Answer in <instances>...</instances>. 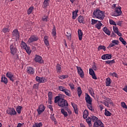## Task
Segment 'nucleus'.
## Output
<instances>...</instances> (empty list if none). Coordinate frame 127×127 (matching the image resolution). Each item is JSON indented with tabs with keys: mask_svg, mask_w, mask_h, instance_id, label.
<instances>
[{
	"mask_svg": "<svg viewBox=\"0 0 127 127\" xmlns=\"http://www.w3.org/2000/svg\"><path fill=\"white\" fill-rule=\"evenodd\" d=\"M55 103L56 104L58 103L59 107H61L62 108H64L66 111H68V107H69V104L67 100H65L64 98L60 96H56L55 98Z\"/></svg>",
	"mask_w": 127,
	"mask_h": 127,
	"instance_id": "1",
	"label": "nucleus"
},
{
	"mask_svg": "<svg viewBox=\"0 0 127 127\" xmlns=\"http://www.w3.org/2000/svg\"><path fill=\"white\" fill-rule=\"evenodd\" d=\"M93 16L100 19V20H104L105 18V12L100 9H95L93 12Z\"/></svg>",
	"mask_w": 127,
	"mask_h": 127,
	"instance_id": "2",
	"label": "nucleus"
},
{
	"mask_svg": "<svg viewBox=\"0 0 127 127\" xmlns=\"http://www.w3.org/2000/svg\"><path fill=\"white\" fill-rule=\"evenodd\" d=\"M59 90L63 93H64L66 96L67 97H71V91L68 89L66 88V87L63 86H59Z\"/></svg>",
	"mask_w": 127,
	"mask_h": 127,
	"instance_id": "3",
	"label": "nucleus"
},
{
	"mask_svg": "<svg viewBox=\"0 0 127 127\" xmlns=\"http://www.w3.org/2000/svg\"><path fill=\"white\" fill-rule=\"evenodd\" d=\"M117 4H114L113 7H115V13L113 14V16H120L122 15V10H121V7H116Z\"/></svg>",
	"mask_w": 127,
	"mask_h": 127,
	"instance_id": "4",
	"label": "nucleus"
},
{
	"mask_svg": "<svg viewBox=\"0 0 127 127\" xmlns=\"http://www.w3.org/2000/svg\"><path fill=\"white\" fill-rule=\"evenodd\" d=\"M21 47H22L23 49H25V50H26V52H27V54L29 55L31 53V50H30V48L29 46H27V44H26L25 42L23 41L21 42Z\"/></svg>",
	"mask_w": 127,
	"mask_h": 127,
	"instance_id": "5",
	"label": "nucleus"
},
{
	"mask_svg": "<svg viewBox=\"0 0 127 127\" xmlns=\"http://www.w3.org/2000/svg\"><path fill=\"white\" fill-rule=\"evenodd\" d=\"M17 45V44H15V42L10 46V53L12 54V55H14L16 52H17V48H16Z\"/></svg>",
	"mask_w": 127,
	"mask_h": 127,
	"instance_id": "6",
	"label": "nucleus"
},
{
	"mask_svg": "<svg viewBox=\"0 0 127 127\" xmlns=\"http://www.w3.org/2000/svg\"><path fill=\"white\" fill-rule=\"evenodd\" d=\"M45 111V106L43 104L39 105L38 109H37V112H38V115H40L43 112Z\"/></svg>",
	"mask_w": 127,
	"mask_h": 127,
	"instance_id": "7",
	"label": "nucleus"
},
{
	"mask_svg": "<svg viewBox=\"0 0 127 127\" xmlns=\"http://www.w3.org/2000/svg\"><path fill=\"white\" fill-rule=\"evenodd\" d=\"M6 113L8 115H10V116H14L16 115V111H15V109L13 108H9L6 110Z\"/></svg>",
	"mask_w": 127,
	"mask_h": 127,
	"instance_id": "8",
	"label": "nucleus"
},
{
	"mask_svg": "<svg viewBox=\"0 0 127 127\" xmlns=\"http://www.w3.org/2000/svg\"><path fill=\"white\" fill-rule=\"evenodd\" d=\"M36 81L38 83H45V82H47V78L44 77L36 76Z\"/></svg>",
	"mask_w": 127,
	"mask_h": 127,
	"instance_id": "9",
	"label": "nucleus"
},
{
	"mask_svg": "<svg viewBox=\"0 0 127 127\" xmlns=\"http://www.w3.org/2000/svg\"><path fill=\"white\" fill-rule=\"evenodd\" d=\"M35 62H36V63H39V64H42V63H43V61L42 60V57L37 55H35Z\"/></svg>",
	"mask_w": 127,
	"mask_h": 127,
	"instance_id": "10",
	"label": "nucleus"
},
{
	"mask_svg": "<svg viewBox=\"0 0 127 127\" xmlns=\"http://www.w3.org/2000/svg\"><path fill=\"white\" fill-rule=\"evenodd\" d=\"M37 40H38V37L35 35H32L29 38L28 42H29V43H32V42H34L35 41H37Z\"/></svg>",
	"mask_w": 127,
	"mask_h": 127,
	"instance_id": "11",
	"label": "nucleus"
},
{
	"mask_svg": "<svg viewBox=\"0 0 127 127\" xmlns=\"http://www.w3.org/2000/svg\"><path fill=\"white\" fill-rule=\"evenodd\" d=\"M104 127V124L100 120H98L97 122H94L93 127Z\"/></svg>",
	"mask_w": 127,
	"mask_h": 127,
	"instance_id": "12",
	"label": "nucleus"
},
{
	"mask_svg": "<svg viewBox=\"0 0 127 127\" xmlns=\"http://www.w3.org/2000/svg\"><path fill=\"white\" fill-rule=\"evenodd\" d=\"M27 73L29 75H33L35 73L34 68L30 66L27 67Z\"/></svg>",
	"mask_w": 127,
	"mask_h": 127,
	"instance_id": "13",
	"label": "nucleus"
},
{
	"mask_svg": "<svg viewBox=\"0 0 127 127\" xmlns=\"http://www.w3.org/2000/svg\"><path fill=\"white\" fill-rule=\"evenodd\" d=\"M77 69L78 74L81 77V78H84V72H83V70L80 66H76Z\"/></svg>",
	"mask_w": 127,
	"mask_h": 127,
	"instance_id": "14",
	"label": "nucleus"
},
{
	"mask_svg": "<svg viewBox=\"0 0 127 127\" xmlns=\"http://www.w3.org/2000/svg\"><path fill=\"white\" fill-rule=\"evenodd\" d=\"M89 75L92 76V79H94V80H97V76H96V74H95V71H94L93 68H89Z\"/></svg>",
	"mask_w": 127,
	"mask_h": 127,
	"instance_id": "15",
	"label": "nucleus"
},
{
	"mask_svg": "<svg viewBox=\"0 0 127 127\" xmlns=\"http://www.w3.org/2000/svg\"><path fill=\"white\" fill-rule=\"evenodd\" d=\"M85 101L87 104H91V103L93 102L92 100V98H91L90 95L87 93L85 94Z\"/></svg>",
	"mask_w": 127,
	"mask_h": 127,
	"instance_id": "16",
	"label": "nucleus"
},
{
	"mask_svg": "<svg viewBox=\"0 0 127 127\" xmlns=\"http://www.w3.org/2000/svg\"><path fill=\"white\" fill-rule=\"evenodd\" d=\"M112 58V55H110V54H105V55H103L102 57H101V59H102V60H109V59H111Z\"/></svg>",
	"mask_w": 127,
	"mask_h": 127,
	"instance_id": "17",
	"label": "nucleus"
},
{
	"mask_svg": "<svg viewBox=\"0 0 127 127\" xmlns=\"http://www.w3.org/2000/svg\"><path fill=\"white\" fill-rule=\"evenodd\" d=\"M113 30L115 32V33H116V34H117V35H118V36H122V33H121V32H120V31H119V28H118L117 26H113Z\"/></svg>",
	"mask_w": 127,
	"mask_h": 127,
	"instance_id": "18",
	"label": "nucleus"
},
{
	"mask_svg": "<svg viewBox=\"0 0 127 127\" xmlns=\"http://www.w3.org/2000/svg\"><path fill=\"white\" fill-rule=\"evenodd\" d=\"M48 103L51 105L52 104V98L53 95H52V92H49L48 94Z\"/></svg>",
	"mask_w": 127,
	"mask_h": 127,
	"instance_id": "19",
	"label": "nucleus"
},
{
	"mask_svg": "<svg viewBox=\"0 0 127 127\" xmlns=\"http://www.w3.org/2000/svg\"><path fill=\"white\" fill-rule=\"evenodd\" d=\"M49 37H48V36H45L44 37V42L45 44V45L47 46V47H48L49 46Z\"/></svg>",
	"mask_w": 127,
	"mask_h": 127,
	"instance_id": "20",
	"label": "nucleus"
},
{
	"mask_svg": "<svg viewBox=\"0 0 127 127\" xmlns=\"http://www.w3.org/2000/svg\"><path fill=\"white\" fill-rule=\"evenodd\" d=\"M12 35L13 36H14L16 38H19V33L18 32V30H13L12 32Z\"/></svg>",
	"mask_w": 127,
	"mask_h": 127,
	"instance_id": "21",
	"label": "nucleus"
},
{
	"mask_svg": "<svg viewBox=\"0 0 127 127\" xmlns=\"http://www.w3.org/2000/svg\"><path fill=\"white\" fill-rule=\"evenodd\" d=\"M71 106L74 109L75 114L76 115L78 114V107H77V105H76L74 103L71 102Z\"/></svg>",
	"mask_w": 127,
	"mask_h": 127,
	"instance_id": "22",
	"label": "nucleus"
},
{
	"mask_svg": "<svg viewBox=\"0 0 127 127\" xmlns=\"http://www.w3.org/2000/svg\"><path fill=\"white\" fill-rule=\"evenodd\" d=\"M79 10L77 9L72 11V19H76V17L78 16V12Z\"/></svg>",
	"mask_w": 127,
	"mask_h": 127,
	"instance_id": "23",
	"label": "nucleus"
},
{
	"mask_svg": "<svg viewBox=\"0 0 127 127\" xmlns=\"http://www.w3.org/2000/svg\"><path fill=\"white\" fill-rule=\"evenodd\" d=\"M57 73H61L62 72V68H61V65L60 64H57L56 65V69Z\"/></svg>",
	"mask_w": 127,
	"mask_h": 127,
	"instance_id": "24",
	"label": "nucleus"
},
{
	"mask_svg": "<svg viewBox=\"0 0 127 127\" xmlns=\"http://www.w3.org/2000/svg\"><path fill=\"white\" fill-rule=\"evenodd\" d=\"M102 30L103 31H104V32H105V33H106V34H107V35H111V31L108 30L107 27H104V28H103Z\"/></svg>",
	"mask_w": 127,
	"mask_h": 127,
	"instance_id": "25",
	"label": "nucleus"
},
{
	"mask_svg": "<svg viewBox=\"0 0 127 127\" xmlns=\"http://www.w3.org/2000/svg\"><path fill=\"white\" fill-rule=\"evenodd\" d=\"M77 32L79 40H82V38H83V32H82V30L78 29Z\"/></svg>",
	"mask_w": 127,
	"mask_h": 127,
	"instance_id": "26",
	"label": "nucleus"
},
{
	"mask_svg": "<svg viewBox=\"0 0 127 127\" xmlns=\"http://www.w3.org/2000/svg\"><path fill=\"white\" fill-rule=\"evenodd\" d=\"M1 82L4 84H7V78L5 77V75H2Z\"/></svg>",
	"mask_w": 127,
	"mask_h": 127,
	"instance_id": "27",
	"label": "nucleus"
},
{
	"mask_svg": "<svg viewBox=\"0 0 127 127\" xmlns=\"http://www.w3.org/2000/svg\"><path fill=\"white\" fill-rule=\"evenodd\" d=\"M103 25V24L102 22H101V21H98V23H96L95 25V27L99 30L101 29V26Z\"/></svg>",
	"mask_w": 127,
	"mask_h": 127,
	"instance_id": "28",
	"label": "nucleus"
},
{
	"mask_svg": "<svg viewBox=\"0 0 127 127\" xmlns=\"http://www.w3.org/2000/svg\"><path fill=\"white\" fill-rule=\"evenodd\" d=\"M78 21L79 23H84V21H85V19L83 16H79L78 18Z\"/></svg>",
	"mask_w": 127,
	"mask_h": 127,
	"instance_id": "29",
	"label": "nucleus"
},
{
	"mask_svg": "<svg viewBox=\"0 0 127 127\" xmlns=\"http://www.w3.org/2000/svg\"><path fill=\"white\" fill-rule=\"evenodd\" d=\"M89 116V112L87 110H85L83 112V119H87Z\"/></svg>",
	"mask_w": 127,
	"mask_h": 127,
	"instance_id": "30",
	"label": "nucleus"
},
{
	"mask_svg": "<svg viewBox=\"0 0 127 127\" xmlns=\"http://www.w3.org/2000/svg\"><path fill=\"white\" fill-rule=\"evenodd\" d=\"M111 78L108 77L107 78H106V86H107V87H110V86L111 85Z\"/></svg>",
	"mask_w": 127,
	"mask_h": 127,
	"instance_id": "31",
	"label": "nucleus"
},
{
	"mask_svg": "<svg viewBox=\"0 0 127 127\" xmlns=\"http://www.w3.org/2000/svg\"><path fill=\"white\" fill-rule=\"evenodd\" d=\"M86 123H87L89 127H92V123L91 122H92V119H91V118L90 117H88L87 119L86 120Z\"/></svg>",
	"mask_w": 127,
	"mask_h": 127,
	"instance_id": "32",
	"label": "nucleus"
},
{
	"mask_svg": "<svg viewBox=\"0 0 127 127\" xmlns=\"http://www.w3.org/2000/svg\"><path fill=\"white\" fill-rule=\"evenodd\" d=\"M77 95L79 98H80V97H81V95H82V90L81 89V87L80 86L77 87Z\"/></svg>",
	"mask_w": 127,
	"mask_h": 127,
	"instance_id": "33",
	"label": "nucleus"
},
{
	"mask_svg": "<svg viewBox=\"0 0 127 127\" xmlns=\"http://www.w3.org/2000/svg\"><path fill=\"white\" fill-rule=\"evenodd\" d=\"M42 127V123L40 122L38 123H35L33 125L32 127Z\"/></svg>",
	"mask_w": 127,
	"mask_h": 127,
	"instance_id": "34",
	"label": "nucleus"
},
{
	"mask_svg": "<svg viewBox=\"0 0 127 127\" xmlns=\"http://www.w3.org/2000/svg\"><path fill=\"white\" fill-rule=\"evenodd\" d=\"M97 49L98 51H100V50H103L104 51H106V47L105 46L100 45L98 46Z\"/></svg>",
	"mask_w": 127,
	"mask_h": 127,
	"instance_id": "35",
	"label": "nucleus"
},
{
	"mask_svg": "<svg viewBox=\"0 0 127 127\" xmlns=\"http://www.w3.org/2000/svg\"><path fill=\"white\" fill-rule=\"evenodd\" d=\"M21 110H22V107L20 106H18L16 108V111L18 114H21Z\"/></svg>",
	"mask_w": 127,
	"mask_h": 127,
	"instance_id": "36",
	"label": "nucleus"
},
{
	"mask_svg": "<svg viewBox=\"0 0 127 127\" xmlns=\"http://www.w3.org/2000/svg\"><path fill=\"white\" fill-rule=\"evenodd\" d=\"M61 113L63 115H64V118H66V117H68V113L67 112H65L64 109H61Z\"/></svg>",
	"mask_w": 127,
	"mask_h": 127,
	"instance_id": "37",
	"label": "nucleus"
},
{
	"mask_svg": "<svg viewBox=\"0 0 127 127\" xmlns=\"http://www.w3.org/2000/svg\"><path fill=\"white\" fill-rule=\"evenodd\" d=\"M48 16L47 15H44L42 17V20L44 22H47L48 21Z\"/></svg>",
	"mask_w": 127,
	"mask_h": 127,
	"instance_id": "38",
	"label": "nucleus"
},
{
	"mask_svg": "<svg viewBox=\"0 0 127 127\" xmlns=\"http://www.w3.org/2000/svg\"><path fill=\"white\" fill-rule=\"evenodd\" d=\"M51 121H53V122H54L55 125L57 124V120H56V119L55 118V117H54V114L51 116Z\"/></svg>",
	"mask_w": 127,
	"mask_h": 127,
	"instance_id": "39",
	"label": "nucleus"
},
{
	"mask_svg": "<svg viewBox=\"0 0 127 127\" xmlns=\"http://www.w3.org/2000/svg\"><path fill=\"white\" fill-rule=\"evenodd\" d=\"M69 76L68 75H60L59 76V79H61V80H64V79H67Z\"/></svg>",
	"mask_w": 127,
	"mask_h": 127,
	"instance_id": "40",
	"label": "nucleus"
},
{
	"mask_svg": "<svg viewBox=\"0 0 127 127\" xmlns=\"http://www.w3.org/2000/svg\"><path fill=\"white\" fill-rule=\"evenodd\" d=\"M105 115L107 117H111L112 116V113H111L110 111L107 110V109H105Z\"/></svg>",
	"mask_w": 127,
	"mask_h": 127,
	"instance_id": "41",
	"label": "nucleus"
},
{
	"mask_svg": "<svg viewBox=\"0 0 127 127\" xmlns=\"http://www.w3.org/2000/svg\"><path fill=\"white\" fill-rule=\"evenodd\" d=\"M10 31V30H9V29H8V28H4L2 30V32L5 34L7 33V32H9Z\"/></svg>",
	"mask_w": 127,
	"mask_h": 127,
	"instance_id": "42",
	"label": "nucleus"
},
{
	"mask_svg": "<svg viewBox=\"0 0 127 127\" xmlns=\"http://www.w3.org/2000/svg\"><path fill=\"white\" fill-rule=\"evenodd\" d=\"M13 75V73H12L10 71H8L6 73V76L7 77V78H8V79L9 78L11 77V76H12Z\"/></svg>",
	"mask_w": 127,
	"mask_h": 127,
	"instance_id": "43",
	"label": "nucleus"
},
{
	"mask_svg": "<svg viewBox=\"0 0 127 127\" xmlns=\"http://www.w3.org/2000/svg\"><path fill=\"white\" fill-rule=\"evenodd\" d=\"M10 81H11L12 82H14L15 80H16V78L15 77V75L13 74L11 75L10 77L9 78Z\"/></svg>",
	"mask_w": 127,
	"mask_h": 127,
	"instance_id": "44",
	"label": "nucleus"
},
{
	"mask_svg": "<svg viewBox=\"0 0 127 127\" xmlns=\"http://www.w3.org/2000/svg\"><path fill=\"white\" fill-rule=\"evenodd\" d=\"M52 35L53 36L56 35V27H55V26H54L52 30Z\"/></svg>",
	"mask_w": 127,
	"mask_h": 127,
	"instance_id": "45",
	"label": "nucleus"
},
{
	"mask_svg": "<svg viewBox=\"0 0 127 127\" xmlns=\"http://www.w3.org/2000/svg\"><path fill=\"white\" fill-rule=\"evenodd\" d=\"M119 40L124 44V45H127V42L124 40V38H123L122 37L119 38Z\"/></svg>",
	"mask_w": 127,
	"mask_h": 127,
	"instance_id": "46",
	"label": "nucleus"
},
{
	"mask_svg": "<svg viewBox=\"0 0 127 127\" xmlns=\"http://www.w3.org/2000/svg\"><path fill=\"white\" fill-rule=\"evenodd\" d=\"M91 121L94 123H96V122L98 121V117L96 116H92Z\"/></svg>",
	"mask_w": 127,
	"mask_h": 127,
	"instance_id": "47",
	"label": "nucleus"
},
{
	"mask_svg": "<svg viewBox=\"0 0 127 127\" xmlns=\"http://www.w3.org/2000/svg\"><path fill=\"white\" fill-rule=\"evenodd\" d=\"M68 86H69L71 90H74V89H75V85H74V84L72 82L69 83Z\"/></svg>",
	"mask_w": 127,
	"mask_h": 127,
	"instance_id": "48",
	"label": "nucleus"
},
{
	"mask_svg": "<svg viewBox=\"0 0 127 127\" xmlns=\"http://www.w3.org/2000/svg\"><path fill=\"white\" fill-rule=\"evenodd\" d=\"M99 22V21L98 20H95L94 19H91V24L92 25H94V24H96V23H98Z\"/></svg>",
	"mask_w": 127,
	"mask_h": 127,
	"instance_id": "49",
	"label": "nucleus"
},
{
	"mask_svg": "<svg viewBox=\"0 0 127 127\" xmlns=\"http://www.w3.org/2000/svg\"><path fill=\"white\" fill-rule=\"evenodd\" d=\"M112 43L114 45V46H115V45H119V41L117 40H113L112 41Z\"/></svg>",
	"mask_w": 127,
	"mask_h": 127,
	"instance_id": "50",
	"label": "nucleus"
},
{
	"mask_svg": "<svg viewBox=\"0 0 127 127\" xmlns=\"http://www.w3.org/2000/svg\"><path fill=\"white\" fill-rule=\"evenodd\" d=\"M106 64H114L115 63V60H113L112 61H105Z\"/></svg>",
	"mask_w": 127,
	"mask_h": 127,
	"instance_id": "51",
	"label": "nucleus"
},
{
	"mask_svg": "<svg viewBox=\"0 0 127 127\" xmlns=\"http://www.w3.org/2000/svg\"><path fill=\"white\" fill-rule=\"evenodd\" d=\"M87 107L90 111H94V109H93V107L92 106V103H91L90 104H88Z\"/></svg>",
	"mask_w": 127,
	"mask_h": 127,
	"instance_id": "52",
	"label": "nucleus"
},
{
	"mask_svg": "<svg viewBox=\"0 0 127 127\" xmlns=\"http://www.w3.org/2000/svg\"><path fill=\"white\" fill-rule=\"evenodd\" d=\"M108 104H110V105H113V101L110 98H107L105 100Z\"/></svg>",
	"mask_w": 127,
	"mask_h": 127,
	"instance_id": "53",
	"label": "nucleus"
},
{
	"mask_svg": "<svg viewBox=\"0 0 127 127\" xmlns=\"http://www.w3.org/2000/svg\"><path fill=\"white\" fill-rule=\"evenodd\" d=\"M48 5H49V2L44 1L43 3L44 7L45 8H46V7L48 6Z\"/></svg>",
	"mask_w": 127,
	"mask_h": 127,
	"instance_id": "54",
	"label": "nucleus"
},
{
	"mask_svg": "<svg viewBox=\"0 0 127 127\" xmlns=\"http://www.w3.org/2000/svg\"><path fill=\"white\" fill-rule=\"evenodd\" d=\"M32 10H33V7H30L27 11L28 14H30L31 12H32Z\"/></svg>",
	"mask_w": 127,
	"mask_h": 127,
	"instance_id": "55",
	"label": "nucleus"
},
{
	"mask_svg": "<svg viewBox=\"0 0 127 127\" xmlns=\"http://www.w3.org/2000/svg\"><path fill=\"white\" fill-rule=\"evenodd\" d=\"M109 22L112 25L117 26V24L116 23V22H115L113 19H110Z\"/></svg>",
	"mask_w": 127,
	"mask_h": 127,
	"instance_id": "56",
	"label": "nucleus"
},
{
	"mask_svg": "<svg viewBox=\"0 0 127 127\" xmlns=\"http://www.w3.org/2000/svg\"><path fill=\"white\" fill-rule=\"evenodd\" d=\"M66 37L68 39V40H71V33L66 32Z\"/></svg>",
	"mask_w": 127,
	"mask_h": 127,
	"instance_id": "57",
	"label": "nucleus"
},
{
	"mask_svg": "<svg viewBox=\"0 0 127 127\" xmlns=\"http://www.w3.org/2000/svg\"><path fill=\"white\" fill-rule=\"evenodd\" d=\"M121 106L123 109H127V105L126 104V103L125 102H122L121 103Z\"/></svg>",
	"mask_w": 127,
	"mask_h": 127,
	"instance_id": "58",
	"label": "nucleus"
},
{
	"mask_svg": "<svg viewBox=\"0 0 127 127\" xmlns=\"http://www.w3.org/2000/svg\"><path fill=\"white\" fill-rule=\"evenodd\" d=\"M89 92L92 97L95 96V93H94V90H93V89H90Z\"/></svg>",
	"mask_w": 127,
	"mask_h": 127,
	"instance_id": "59",
	"label": "nucleus"
},
{
	"mask_svg": "<svg viewBox=\"0 0 127 127\" xmlns=\"http://www.w3.org/2000/svg\"><path fill=\"white\" fill-rule=\"evenodd\" d=\"M104 105H105L106 107H107V108H110V105H109V103H107L106 101H103V103Z\"/></svg>",
	"mask_w": 127,
	"mask_h": 127,
	"instance_id": "60",
	"label": "nucleus"
},
{
	"mask_svg": "<svg viewBox=\"0 0 127 127\" xmlns=\"http://www.w3.org/2000/svg\"><path fill=\"white\" fill-rule=\"evenodd\" d=\"M38 84H35L33 85V89H35V90H38Z\"/></svg>",
	"mask_w": 127,
	"mask_h": 127,
	"instance_id": "61",
	"label": "nucleus"
},
{
	"mask_svg": "<svg viewBox=\"0 0 127 127\" xmlns=\"http://www.w3.org/2000/svg\"><path fill=\"white\" fill-rule=\"evenodd\" d=\"M114 46H115V45L113 44V43L112 42L109 44V46L107 47V49H109V48H112V47H114Z\"/></svg>",
	"mask_w": 127,
	"mask_h": 127,
	"instance_id": "62",
	"label": "nucleus"
},
{
	"mask_svg": "<svg viewBox=\"0 0 127 127\" xmlns=\"http://www.w3.org/2000/svg\"><path fill=\"white\" fill-rule=\"evenodd\" d=\"M48 108L51 110V112H53V108L52 107V105H49Z\"/></svg>",
	"mask_w": 127,
	"mask_h": 127,
	"instance_id": "63",
	"label": "nucleus"
},
{
	"mask_svg": "<svg viewBox=\"0 0 127 127\" xmlns=\"http://www.w3.org/2000/svg\"><path fill=\"white\" fill-rule=\"evenodd\" d=\"M123 90L127 93V86H125L124 88H123Z\"/></svg>",
	"mask_w": 127,
	"mask_h": 127,
	"instance_id": "64",
	"label": "nucleus"
}]
</instances>
